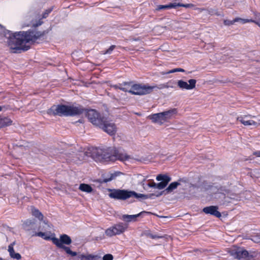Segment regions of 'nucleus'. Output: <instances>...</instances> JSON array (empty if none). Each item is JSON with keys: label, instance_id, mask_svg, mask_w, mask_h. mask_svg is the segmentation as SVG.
<instances>
[{"label": "nucleus", "instance_id": "f257e3e1", "mask_svg": "<svg viewBox=\"0 0 260 260\" xmlns=\"http://www.w3.org/2000/svg\"><path fill=\"white\" fill-rule=\"evenodd\" d=\"M49 32V30L37 31L28 30L26 31H19L12 33L9 30L5 31L4 36L7 39V45L14 53H20L22 51L28 50L30 47L28 45H23V44L29 42H35L36 41Z\"/></svg>", "mask_w": 260, "mask_h": 260}, {"label": "nucleus", "instance_id": "f03ea898", "mask_svg": "<svg viewBox=\"0 0 260 260\" xmlns=\"http://www.w3.org/2000/svg\"><path fill=\"white\" fill-rule=\"evenodd\" d=\"M83 159H85V157L86 156H91L98 159L114 161L116 160L124 161L129 158V156L125 153L123 150L116 149L115 147L103 149L95 148L92 150V153L85 151L83 153Z\"/></svg>", "mask_w": 260, "mask_h": 260}, {"label": "nucleus", "instance_id": "7ed1b4c3", "mask_svg": "<svg viewBox=\"0 0 260 260\" xmlns=\"http://www.w3.org/2000/svg\"><path fill=\"white\" fill-rule=\"evenodd\" d=\"M82 106L78 107L67 106L64 105H53L47 111V114L50 115L75 116L79 115L84 111Z\"/></svg>", "mask_w": 260, "mask_h": 260}, {"label": "nucleus", "instance_id": "20e7f679", "mask_svg": "<svg viewBox=\"0 0 260 260\" xmlns=\"http://www.w3.org/2000/svg\"><path fill=\"white\" fill-rule=\"evenodd\" d=\"M110 192L109 196L110 198L116 200H126L131 198L136 199L141 198L142 199H147L149 198H153L154 193H150L148 194H144L138 193L135 191L128 190L125 189H109Z\"/></svg>", "mask_w": 260, "mask_h": 260}, {"label": "nucleus", "instance_id": "39448f33", "mask_svg": "<svg viewBox=\"0 0 260 260\" xmlns=\"http://www.w3.org/2000/svg\"><path fill=\"white\" fill-rule=\"evenodd\" d=\"M51 241L57 248L63 250L67 254L73 257L77 255L76 252L72 251L69 247L66 246L70 245L72 242L71 237L68 235H60L59 239L54 237Z\"/></svg>", "mask_w": 260, "mask_h": 260}, {"label": "nucleus", "instance_id": "423d86ee", "mask_svg": "<svg viewBox=\"0 0 260 260\" xmlns=\"http://www.w3.org/2000/svg\"><path fill=\"white\" fill-rule=\"evenodd\" d=\"M121 85L131 86L128 92L134 95H145L150 94L153 91V87L146 84H135L132 85V82H124Z\"/></svg>", "mask_w": 260, "mask_h": 260}, {"label": "nucleus", "instance_id": "0eeeda50", "mask_svg": "<svg viewBox=\"0 0 260 260\" xmlns=\"http://www.w3.org/2000/svg\"><path fill=\"white\" fill-rule=\"evenodd\" d=\"M227 251L231 256L238 260H254L253 256L242 247L234 246L228 248Z\"/></svg>", "mask_w": 260, "mask_h": 260}, {"label": "nucleus", "instance_id": "6e6552de", "mask_svg": "<svg viewBox=\"0 0 260 260\" xmlns=\"http://www.w3.org/2000/svg\"><path fill=\"white\" fill-rule=\"evenodd\" d=\"M84 109L85 110L83 113H86V116L87 117L89 121L94 125L98 127L106 118L102 116L95 110L90 109L87 111L86 109Z\"/></svg>", "mask_w": 260, "mask_h": 260}, {"label": "nucleus", "instance_id": "1a4fd4ad", "mask_svg": "<svg viewBox=\"0 0 260 260\" xmlns=\"http://www.w3.org/2000/svg\"><path fill=\"white\" fill-rule=\"evenodd\" d=\"M221 192L218 193L219 197L223 198V200L220 202V204L224 205L226 203H230L232 200L239 201L241 199V197L239 193H235L232 191L221 188Z\"/></svg>", "mask_w": 260, "mask_h": 260}, {"label": "nucleus", "instance_id": "9d476101", "mask_svg": "<svg viewBox=\"0 0 260 260\" xmlns=\"http://www.w3.org/2000/svg\"><path fill=\"white\" fill-rule=\"evenodd\" d=\"M156 180L161 181L158 183H155L153 181L147 184V186L154 188L162 189L165 188L169 182L171 180V178L166 174H159L156 176Z\"/></svg>", "mask_w": 260, "mask_h": 260}, {"label": "nucleus", "instance_id": "9b49d317", "mask_svg": "<svg viewBox=\"0 0 260 260\" xmlns=\"http://www.w3.org/2000/svg\"><path fill=\"white\" fill-rule=\"evenodd\" d=\"M99 127L111 136L115 135L117 132V127L115 123L108 121L106 118L101 123Z\"/></svg>", "mask_w": 260, "mask_h": 260}, {"label": "nucleus", "instance_id": "f8f14e48", "mask_svg": "<svg viewBox=\"0 0 260 260\" xmlns=\"http://www.w3.org/2000/svg\"><path fill=\"white\" fill-rule=\"evenodd\" d=\"M52 11V8H50L45 11V12L42 14V16L40 15H37L35 17L36 19H32L29 23L25 24L26 26H30L34 27H37L41 25L43 23L42 19L43 18H46L48 17L49 14Z\"/></svg>", "mask_w": 260, "mask_h": 260}, {"label": "nucleus", "instance_id": "ddd939ff", "mask_svg": "<svg viewBox=\"0 0 260 260\" xmlns=\"http://www.w3.org/2000/svg\"><path fill=\"white\" fill-rule=\"evenodd\" d=\"M196 80L195 79H190L188 80L189 84L187 82L183 80H178L177 82V85L178 87L181 89H186L190 90L194 88L196 86Z\"/></svg>", "mask_w": 260, "mask_h": 260}, {"label": "nucleus", "instance_id": "4468645a", "mask_svg": "<svg viewBox=\"0 0 260 260\" xmlns=\"http://www.w3.org/2000/svg\"><path fill=\"white\" fill-rule=\"evenodd\" d=\"M151 214V213L150 212H147V211H142L139 214H136V215H127V214H123L122 215L121 217V219L122 220L129 222L131 221H136L137 220V217L142 216L144 214Z\"/></svg>", "mask_w": 260, "mask_h": 260}, {"label": "nucleus", "instance_id": "2eb2a0df", "mask_svg": "<svg viewBox=\"0 0 260 260\" xmlns=\"http://www.w3.org/2000/svg\"><path fill=\"white\" fill-rule=\"evenodd\" d=\"M193 6V5L192 4H180V3H177L175 2V3H171L169 5H159L157 7V10H160L166 9L175 8L177 7L191 8V7H192Z\"/></svg>", "mask_w": 260, "mask_h": 260}, {"label": "nucleus", "instance_id": "dca6fc26", "mask_svg": "<svg viewBox=\"0 0 260 260\" xmlns=\"http://www.w3.org/2000/svg\"><path fill=\"white\" fill-rule=\"evenodd\" d=\"M218 207L214 206H210L209 207H205L203 211L206 214H209L216 217H220L221 216L220 213L217 210Z\"/></svg>", "mask_w": 260, "mask_h": 260}, {"label": "nucleus", "instance_id": "f3484780", "mask_svg": "<svg viewBox=\"0 0 260 260\" xmlns=\"http://www.w3.org/2000/svg\"><path fill=\"white\" fill-rule=\"evenodd\" d=\"M162 113H158L153 114L149 116V118L152 120L153 122L157 123L160 125H161L165 122L163 116L161 115Z\"/></svg>", "mask_w": 260, "mask_h": 260}, {"label": "nucleus", "instance_id": "a211bd4d", "mask_svg": "<svg viewBox=\"0 0 260 260\" xmlns=\"http://www.w3.org/2000/svg\"><path fill=\"white\" fill-rule=\"evenodd\" d=\"M180 185V183L178 182H173L170 184V185L168 186V187L163 191H161L160 193H158L157 194H154V197H158L162 194V193L166 191L167 193H171L172 192L174 189L177 188V187ZM154 199V196L153 197V198Z\"/></svg>", "mask_w": 260, "mask_h": 260}, {"label": "nucleus", "instance_id": "6ab92c4d", "mask_svg": "<svg viewBox=\"0 0 260 260\" xmlns=\"http://www.w3.org/2000/svg\"><path fill=\"white\" fill-rule=\"evenodd\" d=\"M161 113V115L163 116L165 121H167L169 119H170L174 115L177 113V109L174 108L166 111L162 112Z\"/></svg>", "mask_w": 260, "mask_h": 260}, {"label": "nucleus", "instance_id": "aec40b11", "mask_svg": "<svg viewBox=\"0 0 260 260\" xmlns=\"http://www.w3.org/2000/svg\"><path fill=\"white\" fill-rule=\"evenodd\" d=\"M36 220L35 219H27L23 223V228L27 231L34 229Z\"/></svg>", "mask_w": 260, "mask_h": 260}, {"label": "nucleus", "instance_id": "412c9836", "mask_svg": "<svg viewBox=\"0 0 260 260\" xmlns=\"http://www.w3.org/2000/svg\"><path fill=\"white\" fill-rule=\"evenodd\" d=\"M247 117V116H245L244 117H238L237 118V120L240 121L245 126L256 125L257 124V123L253 120H246V118Z\"/></svg>", "mask_w": 260, "mask_h": 260}, {"label": "nucleus", "instance_id": "4be33fe9", "mask_svg": "<svg viewBox=\"0 0 260 260\" xmlns=\"http://www.w3.org/2000/svg\"><path fill=\"white\" fill-rule=\"evenodd\" d=\"M126 228L127 225L123 223L117 224L113 226L114 230L115 231L116 235L123 233Z\"/></svg>", "mask_w": 260, "mask_h": 260}, {"label": "nucleus", "instance_id": "5701e85b", "mask_svg": "<svg viewBox=\"0 0 260 260\" xmlns=\"http://www.w3.org/2000/svg\"><path fill=\"white\" fill-rule=\"evenodd\" d=\"M151 87H153V91L154 90H157V89H163V88H168L169 87H171V88H174V86L171 84V82H168V83H164V84H159V85H154V86H150Z\"/></svg>", "mask_w": 260, "mask_h": 260}, {"label": "nucleus", "instance_id": "b1692460", "mask_svg": "<svg viewBox=\"0 0 260 260\" xmlns=\"http://www.w3.org/2000/svg\"><path fill=\"white\" fill-rule=\"evenodd\" d=\"M10 256L11 258L16 259H20L21 258V255L18 253H16L14 251V248L12 247H8V249Z\"/></svg>", "mask_w": 260, "mask_h": 260}, {"label": "nucleus", "instance_id": "393cba45", "mask_svg": "<svg viewBox=\"0 0 260 260\" xmlns=\"http://www.w3.org/2000/svg\"><path fill=\"white\" fill-rule=\"evenodd\" d=\"M120 174H122V173L120 172H115L113 173H110L109 174L110 177L104 178L102 182L107 183L109 182L114 179L116 177L119 176Z\"/></svg>", "mask_w": 260, "mask_h": 260}, {"label": "nucleus", "instance_id": "a878e982", "mask_svg": "<svg viewBox=\"0 0 260 260\" xmlns=\"http://www.w3.org/2000/svg\"><path fill=\"white\" fill-rule=\"evenodd\" d=\"M31 213L33 216L38 218L40 220H43L44 216L39 210L35 208L34 206L31 207Z\"/></svg>", "mask_w": 260, "mask_h": 260}, {"label": "nucleus", "instance_id": "bb28decb", "mask_svg": "<svg viewBox=\"0 0 260 260\" xmlns=\"http://www.w3.org/2000/svg\"><path fill=\"white\" fill-rule=\"evenodd\" d=\"M79 189L82 191H84L87 193H90L92 191V188L90 185L87 184L82 183L80 185Z\"/></svg>", "mask_w": 260, "mask_h": 260}, {"label": "nucleus", "instance_id": "cd10ccee", "mask_svg": "<svg viewBox=\"0 0 260 260\" xmlns=\"http://www.w3.org/2000/svg\"><path fill=\"white\" fill-rule=\"evenodd\" d=\"M244 22H252L256 24L259 27H260V13H255V19L254 20H249V19H244L243 20Z\"/></svg>", "mask_w": 260, "mask_h": 260}, {"label": "nucleus", "instance_id": "c85d7f7f", "mask_svg": "<svg viewBox=\"0 0 260 260\" xmlns=\"http://www.w3.org/2000/svg\"><path fill=\"white\" fill-rule=\"evenodd\" d=\"M35 235L37 236H39V237H42V238H43V239H44L45 240H51V239L53 238V237H51L50 236H47L46 235V233H43V232H39L36 233L35 234Z\"/></svg>", "mask_w": 260, "mask_h": 260}, {"label": "nucleus", "instance_id": "c756f323", "mask_svg": "<svg viewBox=\"0 0 260 260\" xmlns=\"http://www.w3.org/2000/svg\"><path fill=\"white\" fill-rule=\"evenodd\" d=\"M100 257L98 255H94L92 254L85 255L84 259L85 260H99Z\"/></svg>", "mask_w": 260, "mask_h": 260}, {"label": "nucleus", "instance_id": "7c9ffc66", "mask_svg": "<svg viewBox=\"0 0 260 260\" xmlns=\"http://www.w3.org/2000/svg\"><path fill=\"white\" fill-rule=\"evenodd\" d=\"M240 20H242V19L241 18H236L233 20H225L224 21V24L226 25H231L233 24L235 22H238Z\"/></svg>", "mask_w": 260, "mask_h": 260}, {"label": "nucleus", "instance_id": "2f4dec72", "mask_svg": "<svg viewBox=\"0 0 260 260\" xmlns=\"http://www.w3.org/2000/svg\"><path fill=\"white\" fill-rule=\"evenodd\" d=\"M105 234L107 236H108L109 237H111L112 236L116 235L115 231L114 230L113 227L112 228H109V229H107L105 231Z\"/></svg>", "mask_w": 260, "mask_h": 260}, {"label": "nucleus", "instance_id": "473e14b6", "mask_svg": "<svg viewBox=\"0 0 260 260\" xmlns=\"http://www.w3.org/2000/svg\"><path fill=\"white\" fill-rule=\"evenodd\" d=\"M184 72V70L183 69H181V68H176V69H174L172 70H170L169 71L167 72H162L161 74L162 75H166V74H170V73H175V72Z\"/></svg>", "mask_w": 260, "mask_h": 260}, {"label": "nucleus", "instance_id": "72a5a7b5", "mask_svg": "<svg viewBox=\"0 0 260 260\" xmlns=\"http://www.w3.org/2000/svg\"><path fill=\"white\" fill-rule=\"evenodd\" d=\"M251 239L255 243L260 242V234L259 235L253 236Z\"/></svg>", "mask_w": 260, "mask_h": 260}, {"label": "nucleus", "instance_id": "f704fd0d", "mask_svg": "<svg viewBox=\"0 0 260 260\" xmlns=\"http://www.w3.org/2000/svg\"><path fill=\"white\" fill-rule=\"evenodd\" d=\"M113 256L111 254H105L103 257V260H113Z\"/></svg>", "mask_w": 260, "mask_h": 260}, {"label": "nucleus", "instance_id": "c9c22d12", "mask_svg": "<svg viewBox=\"0 0 260 260\" xmlns=\"http://www.w3.org/2000/svg\"><path fill=\"white\" fill-rule=\"evenodd\" d=\"M115 48V45H112L108 49H107L103 54H110L111 52L114 50V49Z\"/></svg>", "mask_w": 260, "mask_h": 260}, {"label": "nucleus", "instance_id": "e433bc0d", "mask_svg": "<svg viewBox=\"0 0 260 260\" xmlns=\"http://www.w3.org/2000/svg\"><path fill=\"white\" fill-rule=\"evenodd\" d=\"M152 235L153 234H152L149 231H145L141 234V236H146L151 238V236H152Z\"/></svg>", "mask_w": 260, "mask_h": 260}, {"label": "nucleus", "instance_id": "4c0bfd02", "mask_svg": "<svg viewBox=\"0 0 260 260\" xmlns=\"http://www.w3.org/2000/svg\"><path fill=\"white\" fill-rule=\"evenodd\" d=\"M85 255L84 254H80L77 255V259L78 260H83L84 259Z\"/></svg>", "mask_w": 260, "mask_h": 260}, {"label": "nucleus", "instance_id": "58836bf2", "mask_svg": "<svg viewBox=\"0 0 260 260\" xmlns=\"http://www.w3.org/2000/svg\"><path fill=\"white\" fill-rule=\"evenodd\" d=\"M163 237H164V236L156 235H152V236H151L152 239H156V238L159 239V238H162Z\"/></svg>", "mask_w": 260, "mask_h": 260}, {"label": "nucleus", "instance_id": "ea45409f", "mask_svg": "<svg viewBox=\"0 0 260 260\" xmlns=\"http://www.w3.org/2000/svg\"><path fill=\"white\" fill-rule=\"evenodd\" d=\"M119 89L123 91H124V92H128V91L129 90H128L125 87H119Z\"/></svg>", "mask_w": 260, "mask_h": 260}, {"label": "nucleus", "instance_id": "a19ab883", "mask_svg": "<svg viewBox=\"0 0 260 260\" xmlns=\"http://www.w3.org/2000/svg\"><path fill=\"white\" fill-rule=\"evenodd\" d=\"M131 41H132V42L133 41H139L140 44L141 45H142L143 44V42L142 41H140V40L139 39V38H137V39H131L130 40Z\"/></svg>", "mask_w": 260, "mask_h": 260}, {"label": "nucleus", "instance_id": "79ce46f5", "mask_svg": "<svg viewBox=\"0 0 260 260\" xmlns=\"http://www.w3.org/2000/svg\"><path fill=\"white\" fill-rule=\"evenodd\" d=\"M253 154L257 157H260V151H255Z\"/></svg>", "mask_w": 260, "mask_h": 260}, {"label": "nucleus", "instance_id": "37998d69", "mask_svg": "<svg viewBox=\"0 0 260 260\" xmlns=\"http://www.w3.org/2000/svg\"><path fill=\"white\" fill-rule=\"evenodd\" d=\"M147 177H146V178H144L143 180L141 182V184L143 186V187L144 189H146L145 187H144V185H145V183H144V182L145 181V180H146Z\"/></svg>", "mask_w": 260, "mask_h": 260}, {"label": "nucleus", "instance_id": "c03bdc74", "mask_svg": "<svg viewBox=\"0 0 260 260\" xmlns=\"http://www.w3.org/2000/svg\"><path fill=\"white\" fill-rule=\"evenodd\" d=\"M16 244V241H14L13 243H12L11 244H10L8 247H13L14 245H15Z\"/></svg>", "mask_w": 260, "mask_h": 260}, {"label": "nucleus", "instance_id": "a18cd8bd", "mask_svg": "<svg viewBox=\"0 0 260 260\" xmlns=\"http://www.w3.org/2000/svg\"><path fill=\"white\" fill-rule=\"evenodd\" d=\"M4 109H6L5 106H0V111H2Z\"/></svg>", "mask_w": 260, "mask_h": 260}, {"label": "nucleus", "instance_id": "49530a36", "mask_svg": "<svg viewBox=\"0 0 260 260\" xmlns=\"http://www.w3.org/2000/svg\"><path fill=\"white\" fill-rule=\"evenodd\" d=\"M114 87L116 88V89H119V87H121V86H119L117 85H115L114 86Z\"/></svg>", "mask_w": 260, "mask_h": 260}, {"label": "nucleus", "instance_id": "de8ad7c7", "mask_svg": "<svg viewBox=\"0 0 260 260\" xmlns=\"http://www.w3.org/2000/svg\"><path fill=\"white\" fill-rule=\"evenodd\" d=\"M43 222H44V223L45 224H46L47 225H48V224H47V222H46L45 221H44Z\"/></svg>", "mask_w": 260, "mask_h": 260}, {"label": "nucleus", "instance_id": "09e8293b", "mask_svg": "<svg viewBox=\"0 0 260 260\" xmlns=\"http://www.w3.org/2000/svg\"><path fill=\"white\" fill-rule=\"evenodd\" d=\"M0 260H2V259L0 257Z\"/></svg>", "mask_w": 260, "mask_h": 260}]
</instances>
